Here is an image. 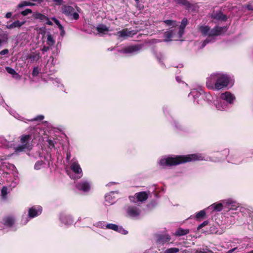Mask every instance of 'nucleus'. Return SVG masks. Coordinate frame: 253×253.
I'll list each match as a JSON object with an SVG mask.
<instances>
[{
  "label": "nucleus",
  "instance_id": "f257e3e1",
  "mask_svg": "<svg viewBox=\"0 0 253 253\" xmlns=\"http://www.w3.org/2000/svg\"><path fill=\"white\" fill-rule=\"evenodd\" d=\"M208 160L202 154H193L174 157H163L159 161V164L163 168L176 166L181 164L195 161Z\"/></svg>",
  "mask_w": 253,
  "mask_h": 253
},
{
  "label": "nucleus",
  "instance_id": "f03ea898",
  "mask_svg": "<svg viewBox=\"0 0 253 253\" xmlns=\"http://www.w3.org/2000/svg\"><path fill=\"white\" fill-rule=\"evenodd\" d=\"M227 27L215 26L214 28L211 29L207 25H201L198 26V30L201 33L202 36H207V39L203 42L201 48H204L207 43L213 42L215 37L219 36L227 31Z\"/></svg>",
  "mask_w": 253,
  "mask_h": 253
},
{
  "label": "nucleus",
  "instance_id": "7ed1b4c3",
  "mask_svg": "<svg viewBox=\"0 0 253 253\" xmlns=\"http://www.w3.org/2000/svg\"><path fill=\"white\" fill-rule=\"evenodd\" d=\"M235 100L236 97L233 93L226 91L221 94L214 106L218 110L227 111L233 105Z\"/></svg>",
  "mask_w": 253,
  "mask_h": 253
},
{
  "label": "nucleus",
  "instance_id": "20e7f679",
  "mask_svg": "<svg viewBox=\"0 0 253 253\" xmlns=\"http://www.w3.org/2000/svg\"><path fill=\"white\" fill-rule=\"evenodd\" d=\"M40 129L38 127L34 128L32 134L27 135H22L20 136L21 145L17 146L15 148L16 152H20L25 151L26 150H29L31 149L30 145V141L32 138L36 139L39 136Z\"/></svg>",
  "mask_w": 253,
  "mask_h": 253
},
{
  "label": "nucleus",
  "instance_id": "39448f33",
  "mask_svg": "<svg viewBox=\"0 0 253 253\" xmlns=\"http://www.w3.org/2000/svg\"><path fill=\"white\" fill-rule=\"evenodd\" d=\"M239 208V205L238 203L233 199H228L222 201L221 203L213 204L209 207L208 209L220 211L223 208L227 209L230 211L231 210L237 211Z\"/></svg>",
  "mask_w": 253,
  "mask_h": 253
},
{
  "label": "nucleus",
  "instance_id": "423d86ee",
  "mask_svg": "<svg viewBox=\"0 0 253 253\" xmlns=\"http://www.w3.org/2000/svg\"><path fill=\"white\" fill-rule=\"evenodd\" d=\"M229 82V78L226 75L217 73V80L215 84V90H219L226 87Z\"/></svg>",
  "mask_w": 253,
  "mask_h": 253
},
{
  "label": "nucleus",
  "instance_id": "0eeeda50",
  "mask_svg": "<svg viewBox=\"0 0 253 253\" xmlns=\"http://www.w3.org/2000/svg\"><path fill=\"white\" fill-rule=\"evenodd\" d=\"M62 13L71 19L78 20L79 15L75 11V9L72 6L64 5L61 7Z\"/></svg>",
  "mask_w": 253,
  "mask_h": 253
},
{
  "label": "nucleus",
  "instance_id": "6e6552de",
  "mask_svg": "<svg viewBox=\"0 0 253 253\" xmlns=\"http://www.w3.org/2000/svg\"><path fill=\"white\" fill-rule=\"evenodd\" d=\"M148 198V194L146 192H140L135 194L134 196H130L129 199L130 202L140 204L145 201Z\"/></svg>",
  "mask_w": 253,
  "mask_h": 253
},
{
  "label": "nucleus",
  "instance_id": "1a4fd4ad",
  "mask_svg": "<svg viewBox=\"0 0 253 253\" xmlns=\"http://www.w3.org/2000/svg\"><path fill=\"white\" fill-rule=\"evenodd\" d=\"M71 170L75 173L76 175L70 176L73 179H79L83 176L82 169L78 162L75 160H72L71 166Z\"/></svg>",
  "mask_w": 253,
  "mask_h": 253
},
{
  "label": "nucleus",
  "instance_id": "9d476101",
  "mask_svg": "<svg viewBox=\"0 0 253 253\" xmlns=\"http://www.w3.org/2000/svg\"><path fill=\"white\" fill-rule=\"evenodd\" d=\"M142 47L143 45L140 44L131 45L124 47L119 50V52L126 54H134L138 53Z\"/></svg>",
  "mask_w": 253,
  "mask_h": 253
},
{
  "label": "nucleus",
  "instance_id": "9b49d317",
  "mask_svg": "<svg viewBox=\"0 0 253 253\" xmlns=\"http://www.w3.org/2000/svg\"><path fill=\"white\" fill-rule=\"evenodd\" d=\"M50 159V155H47L46 156H44V161H38L35 163L34 169L36 170H40L44 168L49 167L51 163Z\"/></svg>",
  "mask_w": 253,
  "mask_h": 253
},
{
  "label": "nucleus",
  "instance_id": "f8f14e48",
  "mask_svg": "<svg viewBox=\"0 0 253 253\" xmlns=\"http://www.w3.org/2000/svg\"><path fill=\"white\" fill-rule=\"evenodd\" d=\"M155 242L158 247L168 243L171 239L170 236L167 234H157L155 235Z\"/></svg>",
  "mask_w": 253,
  "mask_h": 253
},
{
  "label": "nucleus",
  "instance_id": "ddd939ff",
  "mask_svg": "<svg viewBox=\"0 0 253 253\" xmlns=\"http://www.w3.org/2000/svg\"><path fill=\"white\" fill-rule=\"evenodd\" d=\"M217 80V73H213L207 79L206 86L209 89L215 90V84Z\"/></svg>",
  "mask_w": 253,
  "mask_h": 253
},
{
  "label": "nucleus",
  "instance_id": "4468645a",
  "mask_svg": "<svg viewBox=\"0 0 253 253\" xmlns=\"http://www.w3.org/2000/svg\"><path fill=\"white\" fill-rule=\"evenodd\" d=\"M76 188L84 192H88L91 188L90 182L87 180H82L76 184Z\"/></svg>",
  "mask_w": 253,
  "mask_h": 253
},
{
  "label": "nucleus",
  "instance_id": "2eb2a0df",
  "mask_svg": "<svg viewBox=\"0 0 253 253\" xmlns=\"http://www.w3.org/2000/svg\"><path fill=\"white\" fill-rule=\"evenodd\" d=\"M177 29L176 28L166 32L164 34L165 40L164 41L168 42L171 41L172 39L178 38L177 37Z\"/></svg>",
  "mask_w": 253,
  "mask_h": 253
},
{
  "label": "nucleus",
  "instance_id": "dca6fc26",
  "mask_svg": "<svg viewBox=\"0 0 253 253\" xmlns=\"http://www.w3.org/2000/svg\"><path fill=\"white\" fill-rule=\"evenodd\" d=\"M59 219L63 224L67 226L71 225L74 222L72 216L65 213H61L60 215Z\"/></svg>",
  "mask_w": 253,
  "mask_h": 253
},
{
  "label": "nucleus",
  "instance_id": "f3484780",
  "mask_svg": "<svg viewBox=\"0 0 253 253\" xmlns=\"http://www.w3.org/2000/svg\"><path fill=\"white\" fill-rule=\"evenodd\" d=\"M106 227H107L106 229L112 230L124 235H126L128 233L127 231L124 229L122 226H118L115 224L107 223Z\"/></svg>",
  "mask_w": 253,
  "mask_h": 253
},
{
  "label": "nucleus",
  "instance_id": "a211bd4d",
  "mask_svg": "<svg viewBox=\"0 0 253 253\" xmlns=\"http://www.w3.org/2000/svg\"><path fill=\"white\" fill-rule=\"evenodd\" d=\"M141 211L140 209L134 206H129L126 210L127 214L130 217H136L140 214Z\"/></svg>",
  "mask_w": 253,
  "mask_h": 253
},
{
  "label": "nucleus",
  "instance_id": "6ab92c4d",
  "mask_svg": "<svg viewBox=\"0 0 253 253\" xmlns=\"http://www.w3.org/2000/svg\"><path fill=\"white\" fill-rule=\"evenodd\" d=\"M227 161L228 162L233 164H240L242 160L238 153H235L228 156Z\"/></svg>",
  "mask_w": 253,
  "mask_h": 253
},
{
  "label": "nucleus",
  "instance_id": "aec40b11",
  "mask_svg": "<svg viewBox=\"0 0 253 253\" xmlns=\"http://www.w3.org/2000/svg\"><path fill=\"white\" fill-rule=\"evenodd\" d=\"M42 208L41 206H34L29 210L28 215L30 218H34L42 213Z\"/></svg>",
  "mask_w": 253,
  "mask_h": 253
},
{
  "label": "nucleus",
  "instance_id": "412c9836",
  "mask_svg": "<svg viewBox=\"0 0 253 253\" xmlns=\"http://www.w3.org/2000/svg\"><path fill=\"white\" fill-rule=\"evenodd\" d=\"M136 32L132 31H128L127 29H124L117 32L116 35L120 38H126V37H130L136 34Z\"/></svg>",
  "mask_w": 253,
  "mask_h": 253
},
{
  "label": "nucleus",
  "instance_id": "4be33fe9",
  "mask_svg": "<svg viewBox=\"0 0 253 253\" xmlns=\"http://www.w3.org/2000/svg\"><path fill=\"white\" fill-rule=\"evenodd\" d=\"M15 223V219L12 216H6L3 218L0 224H2L6 227H11Z\"/></svg>",
  "mask_w": 253,
  "mask_h": 253
},
{
  "label": "nucleus",
  "instance_id": "5701e85b",
  "mask_svg": "<svg viewBox=\"0 0 253 253\" xmlns=\"http://www.w3.org/2000/svg\"><path fill=\"white\" fill-rule=\"evenodd\" d=\"M115 192L112 191L107 194L105 196V204L106 206H109L113 204L115 202L116 197L114 195Z\"/></svg>",
  "mask_w": 253,
  "mask_h": 253
},
{
  "label": "nucleus",
  "instance_id": "b1692460",
  "mask_svg": "<svg viewBox=\"0 0 253 253\" xmlns=\"http://www.w3.org/2000/svg\"><path fill=\"white\" fill-rule=\"evenodd\" d=\"M203 93H204V90L201 87H199L198 88H194L191 90V91L188 94V97H190L192 96L194 99V101L195 100L199 98L200 96H202Z\"/></svg>",
  "mask_w": 253,
  "mask_h": 253
},
{
  "label": "nucleus",
  "instance_id": "393cba45",
  "mask_svg": "<svg viewBox=\"0 0 253 253\" xmlns=\"http://www.w3.org/2000/svg\"><path fill=\"white\" fill-rule=\"evenodd\" d=\"M187 24V20L186 18H184L182 20L181 25L179 26L178 28H176L177 29V37L178 38H180L182 37L183 33L185 28Z\"/></svg>",
  "mask_w": 253,
  "mask_h": 253
},
{
  "label": "nucleus",
  "instance_id": "a878e982",
  "mask_svg": "<svg viewBox=\"0 0 253 253\" xmlns=\"http://www.w3.org/2000/svg\"><path fill=\"white\" fill-rule=\"evenodd\" d=\"M211 17L212 19L220 21H225L227 19L226 16L221 11L213 12L211 15Z\"/></svg>",
  "mask_w": 253,
  "mask_h": 253
},
{
  "label": "nucleus",
  "instance_id": "bb28decb",
  "mask_svg": "<svg viewBox=\"0 0 253 253\" xmlns=\"http://www.w3.org/2000/svg\"><path fill=\"white\" fill-rule=\"evenodd\" d=\"M25 21L20 22L18 20H17L10 24H8L6 26V27L7 29H13L15 28H20L25 23Z\"/></svg>",
  "mask_w": 253,
  "mask_h": 253
},
{
  "label": "nucleus",
  "instance_id": "cd10ccee",
  "mask_svg": "<svg viewBox=\"0 0 253 253\" xmlns=\"http://www.w3.org/2000/svg\"><path fill=\"white\" fill-rule=\"evenodd\" d=\"M6 71L8 73L12 75V77L16 80H19L21 79V76L17 73L13 69L6 67L5 68Z\"/></svg>",
  "mask_w": 253,
  "mask_h": 253
},
{
  "label": "nucleus",
  "instance_id": "c85d7f7f",
  "mask_svg": "<svg viewBox=\"0 0 253 253\" xmlns=\"http://www.w3.org/2000/svg\"><path fill=\"white\" fill-rule=\"evenodd\" d=\"M46 44L49 45V46H53L55 43V40L53 36L50 33L48 32L46 35Z\"/></svg>",
  "mask_w": 253,
  "mask_h": 253
},
{
  "label": "nucleus",
  "instance_id": "c756f323",
  "mask_svg": "<svg viewBox=\"0 0 253 253\" xmlns=\"http://www.w3.org/2000/svg\"><path fill=\"white\" fill-rule=\"evenodd\" d=\"M202 98L208 103L211 104L213 100V97L210 93H206L204 91L202 96Z\"/></svg>",
  "mask_w": 253,
  "mask_h": 253
},
{
  "label": "nucleus",
  "instance_id": "7c9ffc66",
  "mask_svg": "<svg viewBox=\"0 0 253 253\" xmlns=\"http://www.w3.org/2000/svg\"><path fill=\"white\" fill-rule=\"evenodd\" d=\"M96 30L99 34H105L109 31V28L104 24H99L96 27Z\"/></svg>",
  "mask_w": 253,
  "mask_h": 253
},
{
  "label": "nucleus",
  "instance_id": "2f4dec72",
  "mask_svg": "<svg viewBox=\"0 0 253 253\" xmlns=\"http://www.w3.org/2000/svg\"><path fill=\"white\" fill-rule=\"evenodd\" d=\"M37 5V4L34 2H32L30 1H23L20 3L18 4L17 5L18 8H22L25 6H35Z\"/></svg>",
  "mask_w": 253,
  "mask_h": 253
},
{
  "label": "nucleus",
  "instance_id": "473e14b6",
  "mask_svg": "<svg viewBox=\"0 0 253 253\" xmlns=\"http://www.w3.org/2000/svg\"><path fill=\"white\" fill-rule=\"evenodd\" d=\"M164 23H165L167 26L174 28H176V26L178 25L177 22L175 20H166L164 21Z\"/></svg>",
  "mask_w": 253,
  "mask_h": 253
},
{
  "label": "nucleus",
  "instance_id": "72a5a7b5",
  "mask_svg": "<svg viewBox=\"0 0 253 253\" xmlns=\"http://www.w3.org/2000/svg\"><path fill=\"white\" fill-rule=\"evenodd\" d=\"M189 230L188 229H183L179 228L175 233V235L176 236H181L189 233Z\"/></svg>",
  "mask_w": 253,
  "mask_h": 253
},
{
  "label": "nucleus",
  "instance_id": "f704fd0d",
  "mask_svg": "<svg viewBox=\"0 0 253 253\" xmlns=\"http://www.w3.org/2000/svg\"><path fill=\"white\" fill-rule=\"evenodd\" d=\"M175 2L178 4L182 5L189 8L191 6V4L187 0H174Z\"/></svg>",
  "mask_w": 253,
  "mask_h": 253
},
{
  "label": "nucleus",
  "instance_id": "c9c22d12",
  "mask_svg": "<svg viewBox=\"0 0 253 253\" xmlns=\"http://www.w3.org/2000/svg\"><path fill=\"white\" fill-rule=\"evenodd\" d=\"M33 16L34 18L40 19L42 22H44L45 19H47V17L46 16L39 12L34 13Z\"/></svg>",
  "mask_w": 253,
  "mask_h": 253
},
{
  "label": "nucleus",
  "instance_id": "e433bc0d",
  "mask_svg": "<svg viewBox=\"0 0 253 253\" xmlns=\"http://www.w3.org/2000/svg\"><path fill=\"white\" fill-rule=\"evenodd\" d=\"M9 113L12 115L13 116L14 118H15L16 119L19 120H21V121H23V118L20 116L18 114H17L15 111H14V110L10 108L9 110H8Z\"/></svg>",
  "mask_w": 253,
  "mask_h": 253
},
{
  "label": "nucleus",
  "instance_id": "4c0bfd02",
  "mask_svg": "<svg viewBox=\"0 0 253 253\" xmlns=\"http://www.w3.org/2000/svg\"><path fill=\"white\" fill-rule=\"evenodd\" d=\"M108 223H107L106 221H98L96 222L94 225L98 228H102L103 229H106L107 227H106V224H107Z\"/></svg>",
  "mask_w": 253,
  "mask_h": 253
},
{
  "label": "nucleus",
  "instance_id": "58836bf2",
  "mask_svg": "<svg viewBox=\"0 0 253 253\" xmlns=\"http://www.w3.org/2000/svg\"><path fill=\"white\" fill-rule=\"evenodd\" d=\"M7 188L6 186H3L1 190V195L3 199L6 198V195L7 194Z\"/></svg>",
  "mask_w": 253,
  "mask_h": 253
},
{
  "label": "nucleus",
  "instance_id": "ea45409f",
  "mask_svg": "<svg viewBox=\"0 0 253 253\" xmlns=\"http://www.w3.org/2000/svg\"><path fill=\"white\" fill-rule=\"evenodd\" d=\"M179 252V249L176 248H171L166 250L164 253H177Z\"/></svg>",
  "mask_w": 253,
  "mask_h": 253
},
{
  "label": "nucleus",
  "instance_id": "a19ab883",
  "mask_svg": "<svg viewBox=\"0 0 253 253\" xmlns=\"http://www.w3.org/2000/svg\"><path fill=\"white\" fill-rule=\"evenodd\" d=\"M172 124L175 127L178 129H181L182 127L181 125L179 123V122L176 120L172 118Z\"/></svg>",
  "mask_w": 253,
  "mask_h": 253
},
{
  "label": "nucleus",
  "instance_id": "79ce46f5",
  "mask_svg": "<svg viewBox=\"0 0 253 253\" xmlns=\"http://www.w3.org/2000/svg\"><path fill=\"white\" fill-rule=\"evenodd\" d=\"M206 214L204 210H202L196 213V218L197 219L203 217Z\"/></svg>",
  "mask_w": 253,
  "mask_h": 253
},
{
  "label": "nucleus",
  "instance_id": "37998d69",
  "mask_svg": "<svg viewBox=\"0 0 253 253\" xmlns=\"http://www.w3.org/2000/svg\"><path fill=\"white\" fill-rule=\"evenodd\" d=\"M40 71L41 69L38 67H34L32 72V75L33 76H37L39 75Z\"/></svg>",
  "mask_w": 253,
  "mask_h": 253
},
{
  "label": "nucleus",
  "instance_id": "c03bdc74",
  "mask_svg": "<svg viewBox=\"0 0 253 253\" xmlns=\"http://www.w3.org/2000/svg\"><path fill=\"white\" fill-rule=\"evenodd\" d=\"M47 141L48 143V148L51 149V148L54 147L55 141L54 140H52L51 139H48Z\"/></svg>",
  "mask_w": 253,
  "mask_h": 253
},
{
  "label": "nucleus",
  "instance_id": "a18cd8bd",
  "mask_svg": "<svg viewBox=\"0 0 253 253\" xmlns=\"http://www.w3.org/2000/svg\"><path fill=\"white\" fill-rule=\"evenodd\" d=\"M44 119V116L43 115H39L37 116L36 117L31 119L30 120H29V121H41L42 120Z\"/></svg>",
  "mask_w": 253,
  "mask_h": 253
},
{
  "label": "nucleus",
  "instance_id": "49530a36",
  "mask_svg": "<svg viewBox=\"0 0 253 253\" xmlns=\"http://www.w3.org/2000/svg\"><path fill=\"white\" fill-rule=\"evenodd\" d=\"M7 142L3 138L0 137V147L6 146Z\"/></svg>",
  "mask_w": 253,
  "mask_h": 253
},
{
  "label": "nucleus",
  "instance_id": "de8ad7c7",
  "mask_svg": "<svg viewBox=\"0 0 253 253\" xmlns=\"http://www.w3.org/2000/svg\"><path fill=\"white\" fill-rule=\"evenodd\" d=\"M32 13V11L31 9L27 8L25 10L21 12V14L23 16H26L29 14H31Z\"/></svg>",
  "mask_w": 253,
  "mask_h": 253
},
{
  "label": "nucleus",
  "instance_id": "09e8293b",
  "mask_svg": "<svg viewBox=\"0 0 253 253\" xmlns=\"http://www.w3.org/2000/svg\"><path fill=\"white\" fill-rule=\"evenodd\" d=\"M2 39H0V45L2 42H6L7 40V35L4 34L2 37Z\"/></svg>",
  "mask_w": 253,
  "mask_h": 253
},
{
  "label": "nucleus",
  "instance_id": "8fccbe9b",
  "mask_svg": "<svg viewBox=\"0 0 253 253\" xmlns=\"http://www.w3.org/2000/svg\"><path fill=\"white\" fill-rule=\"evenodd\" d=\"M51 19L54 22V23L56 24V25L58 26V28L59 29L60 27V26H62L60 23V21L56 19L55 17H52Z\"/></svg>",
  "mask_w": 253,
  "mask_h": 253
},
{
  "label": "nucleus",
  "instance_id": "3c124183",
  "mask_svg": "<svg viewBox=\"0 0 253 253\" xmlns=\"http://www.w3.org/2000/svg\"><path fill=\"white\" fill-rule=\"evenodd\" d=\"M163 111L165 115L169 114L170 111L169 108L168 106H164L163 107Z\"/></svg>",
  "mask_w": 253,
  "mask_h": 253
},
{
  "label": "nucleus",
  "instance_id": "603ef678",
  "mask_svg": "<svg viewBox=\"0 0 253 253\" xmlns=\"http://www.w3.org/2000/svg\"><path fill=\"white\" fill-rule=\"evenodd\" d=\"M59 30L60 31V35L62 37H63L65 35V31L64 30L63 27L62 26H60Z\"/></svg>",
  "mask_w": 253,
  "mask_h": 253
},
{
  "label": "nucleus",
  "instance_id": "864d4df0",
  "mask_svg": "<svg viewBox=\"0 0 253 253\" xmlns=\"http://www.w3.org/2000/svg\"><path fill=\"white\" fill-rule=\"evenodd\" d=\"M50 47L51 46H49V45H47V46L44 45L43 46L42 48V51L43 52H46V51H47L48 50H49Z\"/></svg>",
  "mask_w": 253,
  "mask_h": 253
},
{
  "label": "nucleus",
  "instance_id": "5fc2aeb1",
  "mask_svg": "<svg viewBox=\"0 0 253 253\" xmlns=\"http://www.w3.org/2000/svg\"><path fill=\"white\" fill-rule=\"evenodd\" d=\"M207 224H208V222L206 221H204V222H203L202 223H201V224H200L198 226V229L199 230V229H201L202 228H203L205 226L207 225Z\"/></svg>",
  "mask_w": 253,
  "mask_h": 253
},
{
  "label": "nucleus",
  "instance_id": "6e6d98bb",
  "mask_svg": "<svg viewBox=\"0 0 253 253\" xmlns=\"http://www.w3.org/2000/svg\"><path fill=\"white\" fill-rule=\"evenodd\" d=\"M8 53V50L4 49L0 52V55H4Z\"/></svg>",
  "mask_w": 253,
  "mask_h": 253
},
{
  "label": "nucleus",
  "instance_id": "4d7b16f0",
  "mask_svg": "<svg viewBox=\"0 0 253 253\" xmlns=\"http://www.w3.org/2000/svg\"><path fill=\"white\" fill-rule=\"evenodd\" d=\"M44 22H45L47 25H48L51 26L53 25L52 22L49 20V19L47 17V19H45Z\"/></svg>",
  "mask_w": 253,
  "mask_h": 253
},
{
  "label": "nucleus",
  "instance_id": "13d9d810",
  "mask_svg": "<svg viewBox=\"0 0 253 253\" xmlns=\"http://www.w3.org/2000/svg\"><path fill=\"white\" fill-rule=\"evenodd\" d=\"M60 83V81L59 79L56 78L54 80H53V84H55L56 85H58Z\"/></svg>",
  "mask_w": 253,
  "mask_h": 253
},
{
  "label": "nucleus",
  "instance_id": "bf43d9fd",
  "mask_svg": "<svg viewBox=\"0 0 253 253\" xmlns=\"http://www.w3.org/2000/svg\"><path fill=\"white\" fill-rule=\"evenodd\" d=\"M28 218L26 217L25 218H23V219L21 220V222L23 224H26L28 222Z\"/></svg>",
  "mask_w": 253,
  "mask_h": 253
},
{
  "label": "nucleus",
  "instance_id": "052dcab7",
  "mask_svg": "<svg viewBox=\"0 0 253 253\" xmlns=\"http://www.w3.org/2000/svg\"><path fill=\"white\" fill-rule=\"evenodd\" d=\"M71 157V153L69 152L66 153V160L67 162L69 161Z\"/></svg>",
  "mask_w": 253,
  "mask_h": 253
},
{
  "label": "nucleus",
  "instance_id": "680f3d73",
  "mask_svg": "<svg viewBox=\"0 0 253 253\" xmlns=\"http://www.w3.org/2000/svg\"><path fill=\"white\" fill-rule=\"evenodd\" d=\"M229 151L228 149H225L223 151V154L224 157H226L227 155H229Z\"/></svg>",
  "mask_w": 253,
  "mask_h": 253
},
{
  "label": "nucleus",
  "instance_id": "e2e57ef3",
  "mask_svg": "<svg viewBox=\"0 0 253 253\" xmlns=\"http://www.w3.org/2000/svg\"><path fill=\"white\" fill-rule=\"evenodd\" d=\"M54 2L56 3V4L57 5H60L63 1V0H52Z\"/></svg>",
  "mask_w": 253,
  "mask_h": 253
},
{
  "label": "nucleus",
  "instance_id": "0e129e2a",
  "mask_svg": "<svg viewBox=\"0 0 253 253\" xmlns=\"http://www.w3.org/2000/svg\"><path fill=\"white\" fill-rule=\"evenodd\" d=\"M157 58L160 63L162 62V59L163 58V56L161 54H160V57L157 56Z\"/></svg>",
  "mask_w": 253,
  "mask_h": 253
},
{
  "label": "nucleus",
  "instance_id": "69168bd1",
  "mask_svg": "<svg viewBox=\"0 0 253 253\" xmlns=\"http://www.w3.org/2000/svg\"><path fill=\"white\" fill-rule=\"evenodd\" d=\"M247 8L249 10H252L253 11V5L251 4H248L247 5Z\"/></svg>",
  "mask_w": 253,
  "mask_h": 253
},
{
  "label": "nucleus",
  "instance_id": "338daca9",
  "mask_svg": "<svg viewBox=\"0 0 253 253\" xmlns=\"http://www.w3.org/2000/svg\"><path fill=\"white\" fill-rule=\"evenodd\" d=\"M237 249V248H234L233 249H232L230 250H229L226 253H233Z\"/></svg>",
  "mask_w": 253,
  "mask_h": 253
},
{
  "label": "nucleus",
  "instance_id": "774afa93",
  "mask_svg": "<svg viewBox=\"0 0 253 253\" xmlns=\"http://www.w3.org/2000/svg\"><path fill=\"white\" fill-rule=\"evenodd\" d=\"M12 15L11 12H7L5 15V17L7 18H10Z\"/></svg>",
  "mask_w": 253,
  "mask_h": 253
}]
</instances>
